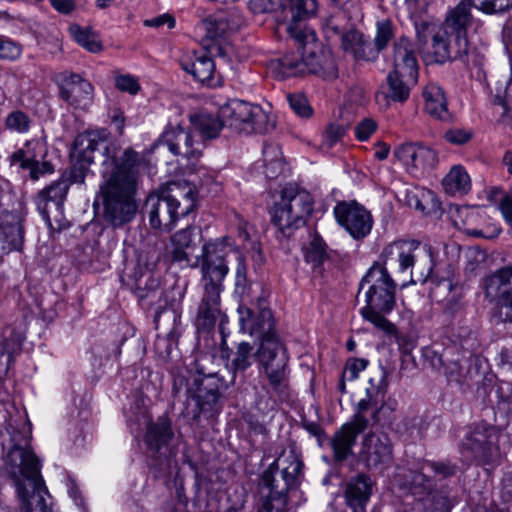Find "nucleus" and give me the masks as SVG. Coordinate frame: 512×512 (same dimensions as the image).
<instances>
[{"mask_svg":"<svg viewBox=\"0 0 512 512\" xmlns=\"http://www.w3.org/2000/svg\"><path fill=\"white\" fill-rule=\"evenodd\" d=\"M195 200L196 192L190 185L169 183L158 193L149 195L145 202L150 226L155 230L171 231L179 217L194 211Z\"/></svg>","mask_w":512,"mask_h":512,"instance_id":"obj_6","label":"nucleus"},{"mask_svg":"<svg viewBox=\"0 0 512 512\" xmlns=\"http://www.w3.org/2000/svg\"><path fill=\"white\" fill-rule=\"evenodd\" d=\"M194 368L198 377L187 393L188 400L195 403L192 417L197 420L201 413H217L221 409L220 398L228 384L215 371L213 357L209 354L199 356L194 362Z\"/></svg>","mask_w":512,"mask_h":512,"instance_id":"obj_7","label":"nucleus"},{"mask_svg":"<svg viewBox=\"0 0 512 512\" xmlns=\"http://www.w3.org/2000/svg\"><path fill=\"white\" fill-rule=\"evenodd\" d=\"M445 375L449 382H454L459 386L469 384L472 379L471 370L458 360L449 362L445 367Z\"/></svg>","mask_w":512,"mask_h":512,"instance_id":"obj_49","label":"nucleus"},{"mask_svg":"<svg viewBox=\"0 0 512 512\" xmlns=\"http://www.w3.org/2000/svg\"><path fill=\"white\" fill-rule=\"evenodd\" d=\"M249 8L254 14L268 13L278 10L272 0H249Z\"/></svg>","mask_w":512,"mask_h":512,"instance_id":"obj_63","label":"nucleus"},{"mask_svg":"<svg viewBox=\"0 0 512 512\" xmlns=\"http://www.w3.org/2000/svg\"><path fill=\"white\" fill-rule=\"evenodd\" d=\"M173 436L171 422L166 418H159L157 422L148 426L145 443L150 451L157 453L170 442Z\"/></svg>","mask_w":512,"mask_h":512,"instance_id":"obj_36","label":"nucleus"},{"mask_svg":"<svg viewBox=\"0 0 512 512\" xmlns=\"http://www.w3.org/2000/svg\"><path fill=\"white\" fill-rule=\"evenodd\" d=\"M334 214L337 222L354 239L366 237L372 229V215L355 201L338 203L334 208Z\"/></svg>","mask_w":512,"mask_h":512,"instance_id":"obj_19","label":"nucleus"},{"mask_svg":"<svg viewBox=\"0 0 512 512\" xmlns=\"http://www.w3.org/2000/svg\"><path fill=\"white\" fill-rule=\"evenodd\" d=\"M499 439L500 433L495 426L477 423L468 427L460 444V452L480 465L498 464L501 458Z\"/></svg>","mask_w":512,"mask_h":512,"instance_id":"obj_9","label":"nucleus"},{"mask_svg":"<svg viewBox=\"0 0 512 512\" xmlns=\"http://www.w3.org/2000/svg\"><path fill=\"white\" fill-rule=\"evenodd\" d=\"M135 293L139 300L148 301V305L152 306L156 303V299H160L163 291L159 286V282L156 279H153L151 276L145 282V286L141 285V282L137 284L135 289Z\"/></svg>","mask_w":512,"mask_h":512,"instance_id":"obj_51","label":"nucleus"},{"mask_svg":"<svg viewBox=\"0 0 512 512\" xmlns=\"http://www.w3.org/2000/svg\"><path fill=\"white\" fill-rule=\"evenodd\" d=\"M116 87L123 92L136 94L140 88L137 80L130 75L118 76L115 80Z\"/></svg>","mask_w":512,"mask_h":512,"instance_id":"obj_60","label":"nucleus"},{"mask_svg":"<svg viewBox=\"0 0 512 512\" xmlns=\"http://www.w3.org/2000/svg\"><path fill=\"white\" fill-rule=\"evenodd\" d=\"M237 261L235 285L237 289L241 288L244 291L247 284V267L242 255L238 256Z\"/></svg>","mask_w":512,"mask_h":512,"instance_id":"obj_64","label":"nucleus"},{"mask_svg":"<svg viewBox=\"0 0 512 512\" xmlns=\"http://www.w3.org/2000/svg\"><path fill=\"white\" fill-rule=\"evenodd\" d=\"M373 265L385 266L386 271L409 272L411 283L423 284L433 278V248L418 240H396L383 248L380 261Z\"/></svg>","mask_w":512,"mask_h":512,"instance_id":"obj_5","label":"nucleus"},{"mask_svg":"<svg viewBox=\"0 0 512 512\" xmlns=\"http://www.w3.org/2000/svg\"><path fill=\"white\" fill-rule=\"evenodd\" d=\"M377 125L372 119H364L355 127L356 138L360 141H366L375 131Z\"/></svg>","mask_w":512,"mask_h":512,"instance_id":"obj_59","label":"nucleus"},{"mask_svg":"<svg viewBox=\"0 0 512 512\" xmlns=\"http://www.w3.org/2000/svg\"><path fill=\"white\" fill-rule=\"evenodd\" d=\"M471 4L486 14L503 13L512 8V0H461L447 11L440 24L460 35L468 36V29L473 21Z\"/></svg>","mask_w":512,"mask_h":512,"instance_id":"obj_13","label":"nucleus"},{"mask_svg":"<svg viewBox=\"0 0 512 512\" xmlns=\"http://www.w3.org/2000/svg\"><path fill=\"white\" fill-rule=\"evenodd\" d=\"M473 135L471 129L454 127L446 130L443 137L452 145H464L472 139Z\"/></svg>","mask_w":512,"mask_h":512,"instance_id":"obj_54","label":"nucleus"},{"mask_svg":"<svg viewBox=\"0 0 512 512\" xmlns=\"http://www.w3.org/2000/svg\"><path fill=\"white\" fill-rule=\"evenodd\" d=\"M424 109L433 118L448 121L451 118L448 103L442 87L436 83L425 86L423 93Z\"/></svg>","mask_w":512,"mask_h":512,"instance_id":"obj_31","label":"nucleus"},{"mask_svg":"<svg viewBox=\"0 0 512 512\" xmlns=\"http://www.w3.org/2000/svg\"><path fill=\"white\" fill-rule=\"evenodd\" d=\"M70 31L75 41L89 52L98 53L102 50L101 42L89 30L75 25L70 28Z\"/></svg>","mask_w":512,"mask_h":512,"instance_id":"obj_50","label":"nucleus"},{"mask_svg":"<svg viewBox=\"0 0 512 512\" xmlns=\"http://www.w3.org/2000/svg\"><path fill=\"white\" fill-rule=\"evenodd\" d=\"M369 386L366 388V397L361 399L355 409L353 420L350 422L358 427V431H364L369 424V420L365 413L375 408L380 400L383 399L386 390L385 372L380 370L377 372L376 377H371L368 381Z\"/></svg>","mask_w":512,"mask_h":512,"instance_id":"obj_24","label":"nucleus"},{"mask_svg":"<svg viewBox=\"0 0 512 512\" xmlns=\"http://www.w3.org/2000/svg\"><path fill=\"white\" fill-rule=\"evenodd\" d=\"M277 466L278 461H274L262 475L258 512H287V493L277 488L279 480L274 477Z\"/></svg>","mask_w":512,"mask_h":512,"instance_id":"obj_22","label":"nucleus"},{"mask_svg":"<svg viewBox=\"0 0 512 512\" xmlns=\"http://www.w3.org/2000/svg\"><path fill=\"white\" fill-rule=\"evenodd\" d=\"M417 83V80H409L401 73L392 70L387 75L388 92L387 97L394 102H405L410 95V85Z\"/></svg>","mask_w":512,"mask_h":512,"instance_id":"obj_42","label":"nucleus"},{"mask_svg":"<svg viewBox=\"0 0 512 512\" xmlns=\"http://www.w3.org/2000/svg\"><path fill=\"white\" fill-rule=\"evenodd\" d=\"M289 356L259 368L271 389L282 399L289 396Z\"/></svg>","mask_w":512,"mask_h":512,"instance_id":"obj_30","label":"nucleus"},{"mask_svg":"<svg viewBox=\"0 0 512 512\" xmlns=\"http://www.w3.org/2000/svg\"><path fill=\"white\" fill-rule=\"evenodd\" d=\"M0 240L6 243L4 249L20 251L24 241V229L10 214L0 216Z\"/></svg>","mask_w":512,"mask_h":512,"instance_id":"obj_35","label":"nucleus"},{"mask_svg":"<svg viewBox=\"0 0 512 512\" xmlns=\"http://www.w3.org/2000/svg\"><path fill=\"white\" fill-rule=\"evenodd\" d=\"M264 173L267 178H277L284 171V161L280 147L275 143H265L262 149Z\"/></svg>","mask_w":512,"mask_h":512,"instance_id":"obj_41","label":"nucleus"},{"mask_svg":"<svg viewBox=\"0 0 512 512\" xmlns=\"http://www.w3.org/2000/svg\"><path fill=\"white\" fill-rule=\"evenodd\" d=\"M427 468L443 477L452 476L457 471V466L449 462H430L427 464Z\"/></svg>","mask_w":512,"mask_h":512,"instance_id":"obj_62","label":"nucleus"},{"mask_svg":"<svg viewBox=\"0 0 512 512\" xmlns=\"http://www.w3.org/2000/svg\"><path fill=\"white\" fill-rule=\"evenodd\" d=\"M447 30L441 24L422 23L416 26L419 45H427L428 55L437 64L453 61L451 47L447 43Z\"/></svg>","mask_w":512,"mask_h":512,"instance_id":"obj_20","label":"nucleus"},{"mask_svg":"<svg viewBox=\"0 0 512 512\" xmlns=\"http://www.w3.org/2000/svg\"><path fill=\"white\" fill-rule=\"evenodd\" d=\"M26 332L16 324H8L0 330V373H6L22 353Z\"/></svg>","mask_w":512,"mask_h":512,"instance_id":"obj_25","label":"nucleus"},{"mask_svg":"<svg viewBox=\"0 0 512 512\" xmlns=\"http://www.w3.org/2000/svg\"><path fill=\"white\" fill-rule=\"evenodd\" d=\"M4 125L8 130L24 134L30 129L31 119L24 111L13 110L6 116Z\"/></svg>","mask_w":512,"mask_h":512,"instance_id":"obj_52","label":"nucleus"},{"mask_svg":"<svg viewBox=\"0 0 512 512\" xmlns=\"http://www.w3.org/2000/svg\"><path fill=\"white\" fill-rule=\"evenodd\" d=\"M361 432L352 423H346L334 434L331 445L336 461L347 459L352 452L357 436Z\"/></svg>","mask_w":512,"mask_h":512,"instance_id":"obj_34","label":"nucleus"},{"mask_svg":"<svg viewBox=\"0 0 512 512\" xmlns=\"http://www.w3.org/2000/svg\"><path fill=\"white\" fill-rule=\"evenodd\" d=\"M201 238V230L193 225L180 229L170 237L166 247V255L172 262L182 268H196L199 260L196 258V249Z\"/></svg>","mask_w":512,"mask_h":512,"instance_id":"obj_17","label":"nucleus"},{"mask_svg":"<svg viewBox=\"0 0 512 512\" xmlns=\"http://www.w3.org/2000/svg\"><path fill=\"white\" fill-rule=\"evenodd\" d=\"M3 474L11 481L20 512H51L50 494L41 475V463L30 447V427L17 411L0 416Z\"/></svg>","mask_w":512,"mask_h":512,"instance_id":"obj_2","label":"nucleus"},{"mask_svg":"<svg viewBox=\"0 0 512 512\" xmlns=\"http://www.w3.org/2000/svg\"><path fill=\"white\" fill-rule=\"evenodd\" d=\"M238 313L243 332L257 337L260 342L264 339L279 338L275 329V319L265 297H258L251 307L239 306Z\"/></svg>","mask_w":512,"mask_h":512,"instance_id":"obj_14","label":"nucleus"},{"mask_svg":"<svg viewBox=\"0 0 512 512\" xmlns=\"http://www.w3.org/2000/svg\"><path fill=\"white\" fill-rule=\"evenodd\" d=\"M441 28L447 30V43L451 47V54L453 61L460 60L466 64H469V51H470V42L468 36H463L458 34L453 30L447 29L443 25Z\"/></svg>","mask_w":512,"mask_h":512,"instance_id":"obj_45","label":"nucleus"},{"mask_svg":"<svg viewBox=\"0 0 512 512\" xmlns=\"http://www.w3.org/2000/svg\"><path fill=\"white\" fill-rule=\"evenodd\" d=\"M406 201L409 207L414 208L423 214L431 213L437 206L434 194L431 191L424 189L409 191L406 196Z\"/></svg>","mask_w":512,"mask_h":512,"instance_id":"obj_46","label":"nucleus"},{"mask_svg":"<svg viewBox=\"0 0 512 512\" xmlns=\"http://www.w3.org/2000/svg\"><path fill=\"white\" fill-rule=\"evenodd\" d=\"M68 189V180L59 179L39 192L37 208L49 226H51V220L49 217L48 203L53 202L57 208H60L67 195Z\"/></svg>","mask_w":512,"mask_h":512,"instance_id":"obj_32","label":"nucleus"},{"mask_svg":"<svg viewBox=\"0 0 512 512\" xmlns=\"http://www.w3.org/2000/svg\"><path fill=\"white\" fill-rule=\"evenodd\" d=\"M289 356L287 349L279 338L264 339L259 343L254 353L259 368Z\"/></svg>","mask_w":512,"mask_h":512,"instance_id":"obj_40","label":"nucleus"},{"mask_svg":"<svg viewBox=\"0 0 512 512\" xmlns=\"http://www.w3.org/2000/svg\"><path fill=\"white\" fill-rule=\"evenodd\" d=\"M206 52H193L180 60L182 69L196 81L207 87H217L221 84L220 75L216 72L215 63Z\"/></svg>","mask_w":512,"mask_h":512,"instance_id":"obj_23","label":"nucleus"},{"mask_svg":"<svg viewBox=\"0 0 512 512\" xmlns=\"http://www.w3.org/2000/svg\"><path fill=\"white\" fill-rule=\"evenodd\" d=\"M391 59L394 71L409 80L418 79L419 65L415 45L409 37L402 35L394 41Z\"/></svg>","mask_w":512,"mask_h":512,"instance_id":"obj_27","label":"nucleus"},{"mask_svg":"<svg viewBox=\"0 0 512 512\" xmlns=\"http://www.w3.org/2000/svg\"><path fill=\"white\" fill-rule=\"evenodd\" d=\"M11 165L19 164L24 170H29L30 177L33 180L39 178V162L34 155H30L25 149L21 148L13 152L9 157Z\"/></svg>","mask_w":512,"mask_h":512,"instance_id":"obj_48","label":"nucleus"},{"mask_svg":"<svg viewBox=\"0 0 512 512\" xmlns=\"http://www.w3.org/2000/svg\"><path fill=\"white\" fill-rule=\"evenodd\" d=\"M442 186L449 195H465L471 190V178L464 166L453 165L443 178Z\"/></svg>","mask_w":512,"mask_h":512,"instance_id":"obj_37","label":"nucleus"},{"mask_svg":"<svg viewBox=\"0 0 512 512\" xmlns=\"http://www.w3.org/2000/svg\"><path fill=\"white\" fill-rule=\"evenodd\" d=\"M291 13V22L287 29L294 25L306 31L302 21L314 16L318 9L317 0H291L288 8Z\"/></svg>","mask_w":512,"mask_h":512,"instance_id":"obj_44","label":"nucleus"},{"mask_svg":"<svg viewBox=\"0 0 512 512\" xmlns=\"http://www.w3.org/2000/svg\"><path fill=\"white\" fill-rule=\"evenodd\" d=\"M243 21L237 11L221 13L203 20L199 29L204 32V47L209 54L225 56L226 48L223 39L229 32L237 31Z\"/></svg>","mask_w":512,"mask_h":512,"instance_id":"obj_16","label":"nucleus"},{"mask_svg":"<svg viewBox=\"0 0 512 512\" xmlns=\"http://www.w3.org/2000/svg\"><path fill=\"white\" fill-rule=\"evenodd\" d=\"M394 155L405 166L406 171L416 177L423 175L437 163V153L433 149L414 143L398 146Z\"/></svg>","mask_w":512,"mask_h":512,"instance_id":"obj_21","label":"nucleus"},{"mask_svg":"<svg viewBox=\"0 0 512 512\" xmlns=\"http://www.w3.org/2000/svg\"><path fill=\"white\" fill-rule=\"evenodd\" d=\"M275 461H278V466L274 470V477L279 480L277 488L287 493L298 484L303 463L293 451H290L287 455L282 454Z\"/></svg>","mask_w":512,"mask_h":512,"instance_id":"obj_29","label":"nucleus"},{"mask_svg":"<svg viewBox=\"0 0 512 512\" xmlns=\"http://www.w3.org/2000/svg\"><path fill=\"white\" fill-rule=\"evenodd\" d=\"M396 283L385 266L372 265L359 284L358 296H364L366 305L360 309L362 317L375 328L391 334L394 325L384 316L396 303Z\"/></svg>","mask_w":512,"mask_h":512,"instance_id":"obj_4","label":"nucleus"},{"mask_svg":"<svg viewBox=\"0 0 512 512\" xmlns=\"http://www.w3.org/2000/svg\"><path fill=\"white\" fill-rule=\"evenodd\" d=\"M21 55V48L8 38L0 36V59L15 60Z\"/></svg>","mask_w":512,"mask_h":512,"instance_id":"obj_55","label":"nucleus"},{"mask_svg":"<svg viewBox=\"0 0 512 512\" xmlns=\"http://www.w3.org/2000/svg\"><path fill=\"white\" fill-rule=\"evenodd\" d=\"M363 460L370 468H384L393 460L392 443L385 433H370L363 441Z\"/></svg>","mask_w":512,"mask_h":512,"instance_id":"obj_26","label":"nucleus"},{"mask_svg":"<svg viewBox=\"0 0 512 512\" xmlns=\"http://www.w3.org/2000/svg\"><path fill=\"white\" fill-rule=\"evenodd\" d=\"M220 115L237 133H267L274 128V122L260 106L234 99L223 106Z\"/></svg>","mask_w":512,"mask_h":512,"instance_id":"obj_11","label":"nucleus"},{"mask_svg":"<svg viewBox=\"0 0 512 512\" xmlns=\"http://www.w3.org/2000/svg\"><path fill=\"white\" fill-rule=\"evenodd\" d=\"M106 132L81 135L75 140L76 162L70 170L72 183H84L88 167L101 158V193L104 198V216L114 227H121L134 217L137 205L134 195L141 177L144 157L132 147L122 148L106 139Z\"/></svg>","mask_w":512,"mask_h":512,"instance_id":"obj_1","label":"nucleus"},{"mask_svg":"<svg viewBox=\"0 0 512 512\" xmlns=\"http://www.w3.org/2000/svg\"><path fill=\"white\" fill-rule=\"evenodd\" d=\"M59 97L75 108L86 109L93 102L94 87L82 75L63 71L56 76Z\"/></svg>","mask_w":512,"mask_h":512,"instance_id":"obj_18","label":"nucleus"},{"mask_svg":"<svg viewBox=\"0 0 512 512\" xmlns=\"http://www.w3.org/2000/svg\"><path fill=\"white\" fill-rule=\"evenodd\" d=\"M342 47L350 52L357 60L375 61L378 59L377 50L357 30H350L342 35Z\"/></svg>","mask_w":512,"mask_h":512,"instance_id":"obj_33","label":"nucleus"},{"mask_svg":"<svg viewBox=\"0 0 512 512\" xmlns=\"http://www.w3.org/2000/svg\"><path fill=\"white\" fill-rule=\"evenodd\" d=\"M485 298L494 304L498 323H512V265L497 269L484 279Z\"/></svg>","mask_w":512,"mask_h":512,"instance_id":"obj_12","label":"nucleus"},{"mask_svg":"<svg viewBox=\"0 0 512 512\" xmlns=\"http://www.w3.org/2000/svg\"><path fill=\"white\" fill-rule=\"evenodd\" d=\"M395 26L390 19H382L376 22L375 37L373 40V48L379 53L385 50L391 40L395 37Z\"/></svg>","mask_w":512,"mask_h":512,"instance_id":"obj_47","label":"nucleus"},{"mask_svg":"<svg viewBox=\"0 0 512 512\" xmlns=\"http://www.w3.org/2000/svg\"><path fill=\"white\" fill-rule=\"evenodd\" d=\"M304 258L313 269L321 268L330 259L327 245L319 234L314 233L307 246L304 248Z\"/></svg>","mask_w":512,"mask_h":512,"instance_id":"obj_43","label":"nucleus"},{"mask_svg":"<svg viewBox=\"0 0 512 512\" xmlns=\"http://www.w3.org/2000/svg\"><path fill=\"white\" fill-rule=\"evenodd\" d=\"M368 361L363 358H351L346 362L343 372L348 381H353L358 378L359 373L366 369Z\"/></svg>","mask_w":512,"mask_h":512,"instance_id":"obj_56","label":"nucleus"},{"mask_svg":"<svg viewBox=\"0 0 512 512\" xmlns=\"http://www.w3.org/2000/svg\"><path fill=\"white\" fill-rule=\"evenodd\" d=\"M313 197L305 189L288 184L281 191L280 201L272 210V222L284 236H290L305 225L313 211Z\"/></svg>","mask_w":512,"mask_h":512,"instance_id":"obj_8","label":"nucleus"},{"mask_svg":"<svg viewBox=\"0 0 512 512\" xmlns=\"http://www.w3.org/2000/svg\"><path fill=\"white\" fill-rule=\"evenodd\" d=\"M297 53L287 54L282 58L271 62L272 71L280 78L295 77L305 73L304 51L298 50Z\"/></svg>","mask_w":512,"mask_h":512,"instance_id":"obj_38","label":"nucleus"},{"mask_svg":"<svg viewBox=\"0 0 512 512\" xmlns=\"http://www.w3.org/2000/svg\"><path fill=\"white\" fill-rule=\"evenodd\" d=\"M288 34L296 49L304 51L305 73L316 74L327 80L338 77V67L333 54L325 50L312 33L292 25L288 28Z\"/></svg>","mask_w":512,"mask_h":512,"instance_id":"obj_10","label":"nucleus"},{"mask_svg":"<svg viewBox=\"0 0 512 512\" xmlns=\"http://www.w3.org/2000/svg\"><path fill=\"white\" fill-rule=\"evenodd\" d=\"M233 250L228 237L209 239L196 255L201 270L203 295L198 307L197 325L203 329L212 328L221 315L220 295L223 281L229 272L227 257Z\"/></svg>","mask_w":512,"mask_h":512,"instance_id":"obj_3","label":"nucleus"},{"mask_svg":"<svg viewBox=\"0 0 512 512\" xmlns=\"http://www.w3.org/2000/svg\"><path fill=\"white\" fill-rule=\"evenodd\" d=\"M398 403L395 399L389 398L386 401H383L381 406H377L375 410L372 412L371 418L374 422L380 421V415H383L387 418L397 409Z\"/></svg>","mask_w":512,"mask_h":512,"instance_id":"obj_61","label":"nucleus"},{"mask_svg":"<svg viewBox=\"0 0 512 512\" xmlns=\"http://www.w3.org/2000/svg\"><path fill=\"white\" fill-rule=\"evenodd\" d=\"M192 127L198 131L203 140L217 138L225 121L219 116L207 112H198L189 116Z\"/></svg>","mask_w":512,"mask_h":512,"instance_id":"obj_39","label":"nucleus"},{"mask_svg":"<svg viewBox=\"0 0 512 512\" xmlns=\"http://www.w3.org/2000/svg\"><path fill=\"white\" fill-rule=\"evenodd\" d=\"M162 140L173 155L186 161V166L191 172L200 174L203 171V175L207 174L205 167L197 166L202 157L204 145L194 140L190 130L180 125L169 127L162 134Z\"/></svg>","mask_w":512,"mask_h":512,"instance_id":"obj_15","label":"nucleus"},{"mask_svg":"<svg viewBox=\"0 0 512 512\" xmlns=\"http://www.w3.org/2000/svg\"><path fill=\"white\" fill-rule=\"evenodd\" d=\"M372 480L366 474L351 478L345 488V502L353 512H366L365 507L372 494Z\"/></svg>","mask_w":512,"mask_h":512,"instance_id":"obj_28","label":"nucleus"},{"mask_svg":"<svg viewBox=\"0 0 512 512\" xmlns=\"http://www.w3.org/2000/svg\"><path fill=\"white\" fill-rule=\"evenodd\" d=\"M253 346L248 342L238 344L232 367L235 371H245L252 365Z\"/></svg>","mask_w":512,"mask_h":512,"instance_id":"obj_53","label":"nucleus"},{"mask_svg":"<svg viewBox=\"0 0 512 512\" xmlns=\"http://www.w3.org/2000/svg\"><path fill=\"white\" fill-rule=\"evenodd\" d=\"M345 134V127L341 124L331 123L323 132V142L328 147H332Z\"/></svg>","mask_w":512,"mask_h":512,"instance_id":"obj_57","label":"nucleus"},{"mask_svg":"<svg viewBox=\"0 0 512 512\" xmlns=\"http://www.w3.org/2000/svg\"><path fill=\"white\" fill-rule=\"evenodd\" d=\"M288 101L293 111L300 117L311 116L312 109L307 99L302 95H288Z\"/></svg>","mask_w":512,"mask_h":512,"instance_id":"obj_58","label":"nucleus"}]
</instances>
